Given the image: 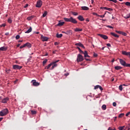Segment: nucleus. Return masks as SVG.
<instances>
[{"mask_svg": "<svg viewBox=\"0 0 130 130\" xmlns=\"http://www.w3.org/2000/svg\"><path fill=\"white\" fill-rule=\"evenodd\" d=\"M54 45H58V43H57V42H55Z\"/></svg>", "mask_w": 130, "mask_h": 130, "instance_id": "nucleus-57", "label": "nucleus"}, {"mask_svg": "<svg viewBox=\"0 0 130 130\" xmlns=\"http://www.w3.org/2000/svg\"><path fill=\"white\" fill-rule=\"evenodd\" d=\"M106 27L110 28V29H113V27L111 26V25H107Z\"/></svg>", "mask_w": 130, "mask_h": 130, "instance_id": "nucleus-43", "label": "nucleus"}, {"mask_svg": "<svg viewBox=\"0 0 130 130\" xmlns=\"http://www.w3.org/2000/svg\"><path fill=\"white\" fill-rule=\"evenodd\" d=\"M76 48H77V49H78L80 53H84V52L83 51H82V50L81 49V48H80V47H77Z\"/></svg>", "mask_w": 130, "mask_h": 130, "instance_id": "nucleus-27", "label": "nucleus"}, {"mask_svg": "<svg viewBox=\"0 0 130 130\" xmlns=\"http://www.w3.org/2000/svg\"><path fill=\"white\" fill-rule=\"evenodd\" d=\"M82 10H83L84 11H88L89 10V7H86V6H82L81 7Z\"/></svg>", "mask_w": 130, "mask_h": 130, "instance_id": "nucleus-17", "label": "nucleus"}, {"mask_svg": "<svg viewBox=\"0 0 130 130\" xmlns=\"http://www.w3.org/2000/svg\"><path fill=\"white\" fill-rule=\"evenodd\" d=\"M124 116V113H121L119 115L118 117L119 118H121V117H123Z\"/></svg>", "mask_w": 130, "mask_h": 130, "instance_id": "nucleus-29", "label": "nucleus"}, {"mask_svg": "<svg viewBox=\"0 0 130 130\" xmlns=\"http://www.w3.org/2000/svg\"><path fill=\"white\" fill-rule=\"evenodd\" d=\"M59 61V60H57L52 62V63L53 64V63H56V62H58Z\"/></svg>", "mask_w": 130, "mask_h": 130, "instance_id": "nucleus-40", "label": "nucleus"}, {"mask_svg": "<svg viewBox=\"0 0 130 130\" xmlns=\"http://www.w3.org/2000/svg\"><path fill=\"white\" fill-rule=\"evenodd\" d=\"M29 6V5L28 4H26L24 6V8L25 9H26V8H27V7Z\"/></svg>", "mask_w": 130, "mask_h": 130, "instance_id": "nucleus-52", "label": "nucleus"}, {"mask_svg": "<svg viewBox=\"0 0 130 130\" xmlns=\"http://www.w3.org/2000/svg\"><path fill=\"white\" fill-rule=\"evenodd\" d=\"M41 39H42V41H48V37H44L43 35H41Z\"/></svg>", "mask_w": 130, "mask_h": 130, "instance_id": "nucleus-9", "label": "nucleus"}, {"mask_svg": "<svg viewBox=\"0 0 130 130\" xmlns=\"http://www.w3.org/2000/svg\"><path fill=\"white\" fill-rule=\"evenodd\" d=\"M123 18H124V19H129L130 18V13L126 15L125 16H123Z\"/></svg>", "mask_w": 130, "mask_h": 130, "instance_id": "nucleus-22", "label": "nucleus"}, {"mask_svg": "<svg viewBox=\"0 0 130 130\" xmlns=\"http://www.w3.org/2000/svg\"><path fill=\"white\" fill-rule=\"evenodd\" d=\"M77 19H78V20H79V21H85V19L84 18V17H83V16L82 15H79Z\"/></svg>", "mask_w": 130, "mask_h": 130, "instance_id": "nucleus-12", "label": "nucleus"}, {"mask_svg": "<svg viewBox=\"0 0 130 130\" xmlns=\"http://www.w3.org/2000/svg\"><path fill=\"white\" fill-rule=\"evenodd\" d=\"M32 31V27H30L25 32V33L28 34V33H30V32Z\"/></svg>", "mask_w": 130, "mask_h": 130, "instance_id": "nucleus-23", "label": "nucleus"}, {"mask_svg": "<svg viewBox=\"0 0 130 130\" xmlns=\"http://www.w3.org/2000/svg\"><path fill=\"white\" fill-rule=\"evenodd\" d=\"M53 64L52 63V62L50 63L48 66L45 67V70H49V69L50 68V67H51V66H53Z\"/></svg>", "mask_w": 130, "mask_h": 130, "instance_id": "nucleus-15", "label": "nucleus"}, {"mask_svg": "<svg viewBox=\"0 0 130 130\" xmlns=\"http://www.w3.org/2000/svg\"><path fill=\"white\" fill-rule=\"evenodd\" d=\"M93 15H94V16H98V17H99V15H98L97 13H92Z\"/></svg>", "mask_w": 130, "mask_h": 130, "instance_id": "nucleus-51", "label": "nucleus"}, {"mask_svg": "<svg viewBox=\"0 0 130 130\" xmlns=\"http://www.w3.org/2000/svg\"><path fill=\"white\" fill-rule=\"evenodd\" d=\"M86 21L87 22H90V20H89L88 18H87V19H86Z\"/></svg>", "mask_w": 130, "mask_h": 130, "instance_id": "nucleus-59", "label": "nucleus"}, {"mask_svg": "<svg viewBox=\"0 0 130 130\" xmlns=\"http://www.w3.org/2000/svg\"><path fill=\"white\" fill-rule=\"evenodd\" d=\"M100 85H96L94 86V90H96V89H98L99 88Z\"/></svg>", "mask_w": 130, "mask_h": 130, "instance_id": "nucleus-46", "label": "nucleus"}, {"mask_svg": "<svg viewBox=\"0 0 130 130\" xmlns=\"http://www.w3.org/2000/svg\"><path fill=\"white\" fill-rule=\"evenodd\" d=\"M31 114H36V113H37L36 111H34V110H31Z\"/></svg>", "mask_w": 130, "mask_h": 130, "instance_id": "nucleus-36", "label": "nucleus"}, {"mask_svg": "<svg viewBox=\"0 0 130 130\" xmlns=\"http://www.w3.org/2000/svg\"><path fill=\"white\" fill-rule=\"evenodd\" d=\"M114 129H112V128H111V127H109L108 128V130H114Z\"/></svg>", "mask_w": 130, "mask_h": 130, "instance_id": "nucleus-58", "label": "nucleus"}, {"mask_svg": "<svg viewBox=\"0 0 130 130\" xmlns=\"http://www.w3.org/2000/svg\"><path fill=\"white\" fill-rule=\"evenodd\" d=\"M107 46H108L109 47H110L111 46V45L110 43H108L107 44Z\"/></svg>", "mask_w": 130, "mask_h": 130, "instance_id": "nucleus-56", "label": "nucleus"}, {"mask_svg": "<svg viewBox=\"0 0 130 130\" xmlns=\"http://www.w3.org/2000/svg\"><path fill=\"white\" fill-rule=\"evenodd\" d=\"M32 82L33 86H37L40 85V83L39 82H36V80H34L31 81Z\"/></svg>", "mask_w": 130, "mask_h": 130, "instance_id": "nucleus-10", "label": "nucleus"}, {"mask_svg": "<svg viewBox=\"0 0 130 130\" xmlns=\"http://www.w3.org/2000/svg\"><path fill=\"white\" fill-rule=\"evenodd\" d=\"M72 14L74 16H78V13L77 12H72Z\"/></svg>", "mask_w": 130, "mask_h": 130, "instance_id": "nucleus-42", "label": "nucleus"}, {"mask_svg": "<svg viewBox=\"0 0 130 130\" xmlns=\"http://www.w3.org/2000/svg\"><path fill=\"white\" fill-rule=\"evenodd\" d=\"M104 10H107V11H113V9L111 8H107V7H105Z\"/></svg>", "mask_w": 130, "mask_h": 130, "instance_id": "nucleus-31", "label": "nucleus"}, {"mask_svg": "<svg viewBox=\"0 0 130 130\" xmlns=\"http://www.w3.org/2000/svg\"><path fill=\"white\" fill-rule=\"evenodd\" d=\"M102 109H103V110H106V106L105 105H103L102 106Z\"/></svg>", "mask_w": 130, "mask_h": 130, "instance_id": "nucleus-30", "label": "nucleus"}, {"mask_svg": "<svg viewBox=\"0 0 130 130\" xmlns=\"http://www.w3.org/2000/svg\"><path fill=\"white\" fill-rule=\"evenodd\" d=\"M75 31L76 32H81V31H83V29L76 28L75 29Z\"/></svg>", "mask_w": 130, "mask_h": 130, "instance_id": "nucleus-21", "label": "nucleus"}, {"mask_svg": "<svg viewBox=\"0 0 130 130\" xmlns=\"http://www.w3.org/2000/svg\"><path fill=\"white\" fill-rule=\"evenodd\" d=\"M121 35H123V36H126V35H127V34H126V33H125L123 31H122L121 32Z\"/></svg>", "mask_w": 130, "mask_h": 130, "instance_id": "nucleus-34", "label": "nucleus"}, {"mask_svg": "<svg viewBox=\"0 0 130 130\" xmlns=\"http://www.w3.org/2000/svg\"><path fill=\"white\" fill-rule=\"evenodd\" d=\"M47 15V11H45L42 15V17H43V18H44V17H46Z\"/></svg>", "mask_w": 130, "mask_h": 130, "instance_id": "nucleus-28", "label": "nucleus"}, {"mask_svg": "<svg viewBox=\"0 0 130 130\" xmlns=\"http://www.w3.org/2000/svg\"><path fill=\"white\" fill-rule=\"evenodd\" d=\"M125 67H127L130 68V64L126 63V65L125 66Z\"/></svg>", "mask_w": 130, "mask_h": 130, "instance_id": "nucleus-49", "label": "nucleus"}, {"mask_svg": "<svg viewBox=\"0 0 130 130\" xmlns=\"http://www.w3.org/2000/svg\"><path fill=\"white\" fill-rule=\"evenodd\" d=\"M64 25V22H60V20L59 21V23L56 25V26H63Z\"/></svg>", "mask_w": 130, "mask_h": 130, "instance_id": "nucleus-16", "label": "nucleus"}, {"mask_svg": "<svg viewBox=\"0 0 130 130\" xmlns=\"http://www.w3.org/2000/svg\"><path fill=\"white\" fill-rule=\"evenodd\" d=\"M85 59L86 60V61H91V59L85 58Z\"/></svg>", "mask_w": 130, "mask_h": 130, "instance_id": "nucleus-50", "label": "nucleus"}, {"mask_svg": "<svg viewBox=\"0 0 130 130\" xmlns=\"http://www.w3.org/2000/svg\"><path fill=\"white\" fill-rule=\"evenodd\" d=\"M105 15H106V13H105L104 15H99V17H100L101 18H104V17H105Z\"/></svg>", "mask_w": 130, "mask_h": 130, "instance_id": "nucleus-41", "label": "nucleus"}, {"mask_svg": "<svg viewBox=\"0 0 130 130\" xmlns=\"http://www.w3.org/2000/svg\"><path fill=\"white\" fill-rule=\"evenodd\" d=\"M1 27H6V24L3 23V24H1Z\"/></svg>", "mask_w": 130, "mask_h": 130, "instance_id": "nucleus-55", "label": "nucleus"}, {"mask_svg": "<svg viewBox=\"0 0 130 130\" xmlns=\"http://www.w3.org/2000/svg\"><path fill=\"white\" fill-rule=\"evenodd\" d=\"M56 36L57 38H61V37H62V34H57Z\"/></svg>", "mask_w": 130, "mask_h": 130, "instance_id": "nucleus-25", "label": "nucleus"}, {"mask_svg": "<svg viewBox=\"0 0 130 130\" xmlns=\"http://www.w3.org/2000/svg\"><path fill=\"white\" fill-rule=\"evenodd\" d=\"M7 49H8V48L6 47H2L0 48V50H1L2 51H6V50H7Z\"/></svg>", "mask_w": 130, "mask_h": 130, "instance_id": "nucleus-19", "label": "nucleus"}, {"mask_svg": "<svg viewBox=\"0 0 130 130\" xmlns=\"http://www.w3.org/2000/svg\"><path fill=\"white\" fill-rule=\"evenodd\" d=\"M5 35H6V36H8V35H9V32L5 33Z\"/></svg>", "mask_w": 130, "mask_h": 130, "instance_id": "nucleus-61", "label": "nucleus"}, {"mask_svg": "<svg viewBox=\"0 0 130 130\" xmlns=\"http://www.w3.org/2000/svg\"><path fill=\"white\" fill-rule=\"evenodd\" d=\"M34 18V16H30L27 18V20H28V21H31V20H32V19H33Z\"/></svg>", "mask_w": 130, "mask_h": 130, "instance_id": "nucleus-24", "label": "nucleus"}, {"mask_svg": "<svg viewBox=\"0 0 130 130\" xmlns=\"http://www.w3.org/2000/svg\"><path fill=\"white\" fill-rule=\"evenodd\" d=\"M107 1H109L110 2H113V3H115V4H116V3H117V0H107Z\"/></svg>", "mask_w": 130, "mask_h": 130, "instance_id": "nucleus-39", "label": "nucleus"}, {"mask_svg": "<svg viewBox=\"0 0 130 130\" xmlns=\"http://www.w3.org/2000/svg\"><path fill=\"white\" fill-rule=\"evenodd\" d=\"M48 60L47 59H45L43 61V66H45V63H46V62H47Z\"/></svg>", "mask_w": 130, "mask_h": 130, "instance_id": "nucleus-32", "label": "nucleus"}, {"mask_svg": "<svg viewBox=\"0 0 130 130\" xmlns=\"http://www.w3.org/2000/svg\"><path fill=\"white\" fill-rule=\"evenodd\" d=\"M3 119H4V118H3V117L0 118V121H2V120H3Z\"/></svg>", "mask_w": 130, "mask_h": 130, "instance_id": "nucleus-60", "label": "nucleus"}, {"mask_svg": "<svg viewBox=\"0 0 130 130\" xmlns=\"http://www.w3.org/2000/svg\"><path fill=\"white\" fill-rule=\"evenodd\" d=\"M75 46H79L80 47H82V48H85V47L84 46V45L81 43H78L75 44Z\"/></svg>", "mask_w": 130, "mask_h": 130, "instance_id": "nucleus-11", "label": "nucleus"}, {"mask_svg": "<svg viewBox=\"0 0 130 130\" xmlns=\"http://www.w3.org/2000/svg\"><path fill=\"white\" fill-rule=\"evenodd\" d=\"M111 35H112V36H114V37H115L116 38H118V37H119L118 35L115 34L114 32H111Z\"/></svg>", "mask_w": 130, "mask_h": 130, "instance_id": "nucleus-18", "label": "nucleus"}, {"mask_svg": "<svg viewBox=\"0 0 130 130\" xmlns=\"http://www.w3.org/2000/svg\"><path fill=\"white\" fill-rule=\"evenodd\" d=\"M42 6V1H41V0L38 1L36 5V7L41 8Z\"/></svg>", "mask_w": 130, "mask_h": 130, "instance_id": "nucleus-6", "label": "nucleus"}, {"mask_svg": "<svg viewBox=\"0 0 130 130\" xmlns=\"http://www.w3.org/2000/svg\"><path fill=\"white\" fill-rule=\"evenodd\" d=\"M115 70H116L117 71H119V70H121L122 69V67L120 66H116L115 67Z\"/></svg>", "mask_w": 130, "mask_h": 130, "instance_id": "nucleus-20", "label": "nucleus"}, {"mask_svg": "<svg viewBox=\"0 0 130 130\" xmlns=\"http://www.w3.org/2000/svg\"><path fill=\"white\" fill-rule=\"evenodd\" d=\"M31 46H32L31 45V44H30L29 43H26L23 46H20V49H22V48H24V47H26L30 48V47H31Z\"/></svg>", "mask_w": 130, "mask_h": 130, "instance_id": "nucleus-4", "label": "nucleus"}, {"mask_svg": "<svg viewBox=\"0 0 130 130\" xmlns=\"http://www.w3.org/2000/svg\"><path fill=\"white\" fill-rule=\"evenodd\" d=\"M83 54L84 55V57H90V56L88 55V52L87 51H84L83 52Z\"/></svg>", "mask_w": 130, "mask_h": 130, "instance_id": "nucleus-14", "label": "nucleus"}, {"mask_svg": "<svg viewBox=\"0 0 130 130\" xmlns=\"http://www.w3.org/2000/svg\"><path fill=\"white\" fill-rule=\"evenodd\" d=\"M91 4H94V0H91Z\"/></svg>", "mask_w": 130, "mask_h": 130, "instance_id": "nucleus-63", "label": "nucleus"}, {"mask_svg": "<svg viewBox=\"0 0 130 130\" xmlns=\"http://www.w3.org/2000/svg\"><path fill=\"white\" fill-rule=\"evenodd\" d=\"M119 90H120V91H122V85H120L119 86Z\"/></svg>", "mask_w": 130, "mask_h": 130, "instance_id": "nucleus-35", "label": "nucleus"}, {"mask_svg": "<svg viewBox=\"0 0 130 130\" xmlns=\"http://www.w3.org/2000/svg\"><path fill=\"white\" fill-rule=\"evenodd\" d=\"M20 45H21V44H20L17 45V47H19Z\"/></svg>", "mask_w": 130, "mask_h": 130, "instance_id": "nucleus-62", "label": "nucleus"}, {"mask_svg": "<svg viewBox=\"0 0 130 130\" xmlns=\"http://www.w3.org/2000/svg\"><path fill=\"white\" fill-rule=\"evenodd\" d=\"M63 20L65 22H70L72 23V24H77L78 21H77L75 18H73V17H70L69 18H64Z\"/></svg>", "mask_w": 130, "mask_h": 130, "instance_id": "nucleus-1", "label": "nucleus"}, {"mask_svg": "<svg viewBox=\"0 0 130 130\" xmlns=\"http://www.w3.org/2000/svg\"><path fill=\"white\" fill-rule=\"evenodd\" d=\"M9 113V110L8 109H4L0 111V116H5Z\"/></svg>", "mask_w": 130, "mask_h": 130, "instance_id": "nucleus-2", "label": "nucleus"}, {"mask_svg": "<svg viewBox=\"0 0 130 130\" xmlns=\"http://www.w3.org/2000/svg\"><path fill=\"white\" fill-rule=\"evenodd\" d=\"M16 40L19 39H20V35H17L15 37Z\"/></svg>", "mask_w": 130, "mask_h": 130, "instance_id": "nucleus-44", "label": "nucleus"}, {"mask_svg": "<svg viewBox=\"0 0 130 130\" xmlns=\"http://www.w3.org/2000/svg\"><path fill=\"white\" fill-rule=\"evenodd\" d=\"M113 106H114L115 107V106H116V103L113 102Z\"/></svg>", "mask_w": 130, "mask_h": 130, "instance_id": "nucleus-53", "label": "nucleus"}, {"mask_svg": "<svg viewBox=\"0 0 130 130\" xmlns=\"http://www.w3.org/2000/svg\"><path fill=\"white\" fill-rule=\"evenodd\" d=\"M56 67H57V64L53 63L52 67L51 68V70H53V69H54V68H56Z\"/></svg>", "mask_w": 130, "mask_h": 130, "instance_id": "nucleus-26", "label": "nucleus"}, {"mask_svg": "<svg viewBox=\"0 0 130 130\" xmlns=\"http://www.w3.org/2000/svg\"><path fill=\"white\" fill-rule=\"evenodd\" d=\"M98 36L101 37V38H103V39H105V40H106V39H108V37L106 35H102V34H98Z\"/></svg>", "mask_w": 130, "mask_h": 130, "instance_id": "nucleus-8", "label": "nucleus"}, {"mask_svg": "<svg viewBox=\"0 0 130 130\" xmlns=\"http://www.w3.org/2000/svg\"><path fill=\"white\" fill-rule=\"evenodd\" d=\"M22 68H23V67L20 66L17 64H14L13 66V70H21V69H22Z\"/></svg>", "mask_w": 130, "mask_h": 130, "instance_id": "nucleus-5", "label": "nucleus"}, {"mask_svg": "<svg viewBox=\"0 0 130 130\" xmlns=\"http://www.w3.org/2000/svg\"><path fill=\"white\" fill-rule=\"evenodd\" d=\"M120 63L123 66V67H125L126 64V62H125L124 60H123V59H119Z\"/></svg>", "mask_w": 130, "mask_h": 130, "instance_id": "nucleus-7", "label": "nucleus"}, {"mask_svg": "<svg viewBox=\"0 0 130 130\" xmlns=\"http://www.w3.org/2000/svg\"><path fill=\"white\" fill-rule=\"evenodd\" d=\"M93 56L94 57H97V56H98V54H97L96 53H94L93 54Z\"/></svg>", "mask_w": 130, "mask_h": 130, "instance_id": "nucleus-48", "label": "nucleus"}, {"mask_svg": "<svg viewBox=\"0 0 130 130\" xmlns=\"http://www.w3.org/2000/svg\"><path fill=\"white\" fill-rule=\"evenodd\" d=\"M9 101V98H6L2 100V103H7Z\"/></svg>", "mask_w": 130, "mask_h": 130, "instance_id": "nucleus-13", "label": "nucleus"}, {"mask_svg": "<svg viewBox=\"0 0 130 130\" xmlns=\"http://www.w3.org/2000/svg\"><path fill=\"white\" fill-rule=\"evenodd\" d=\"M104 8H105V7H101L100 9H101V10H103V9H104Z\"/></svg>", "mask_w": 130, "mask_h": 130, "instance_id": "nucleus-64", "label": "nucleus"}, {"mask_svg": "<svg viewBox=\"0 0 130 130\" xmlns=\"http://www.w3.org/2000/svg\"><path fill=\"white\" fill-rule=\"evenodd\" d=\"M83 60H84V58L83 57V56L80 54H79L77 58V61H78V62L83 61Z\"/></svg>", "mask_w": 130, "mask_h": 130, "instance_id": "nucleus-3", "label": "nucleus"}, {"mask_svg": "<svg viewBox=\"0 0 130 130\" xmlns=\"http://www.w3.org/2000/svg\"><path fill=\"white\" fill-rule=\"evenodd\" d=\"M116 33H118V34H120L121 35V31H118V30H116Z\"/></svg>", "mask_w": 130, "mask_h": 130, "instance_id": "nucleus-45", "label": "nucleus"}, {"mask_svg": "<svg viewBox=\"0 0 130 130\" xmlns=\"http://www.w3.org/2000/svg\"><path fill=\"white\" fill-rule=\"evenodd\" d=\"M125 115L126 116H128L129 115H130V112L127 113Z\"/></svg>", "mask_w": 130, "mask_h": 130, "instance_id": "nucleus-54", "label": "nucleus"}, {"mask_svg": "<svg viewBox=\"0 0 130 130\" xmlns=\"http://www.w3.org/2000/svg\"><path fill=\"white\" fill-rule=\"evenodd\" d=\"M10 72H11V70H10V69L6 70V72L7 73V74H9Z\"/></svg>", "mask_w": 130, "mask_h": 130, "instance_id": "nucleus-38", "label": "nucleus"}, {"mask_svg": "<svg viewBox=\"0 0 130 130\" xmlns=\"http://www.w3.org/2000/svg\"><path fill=\"white\" fill-rule=\"evenodd\" d=\"M99 88L101 90V91H103V88H102L101 86L100 85V86H99Z\"/></svg>", "mask_w": 130, "mask_h": 130, "instance_id": "nucleus-47", "label": "nucleus"}, {"mask_svg": "<svg viewBox=\"0 0 130 130\" xmlns=\"http://www.w3.org/2000/svg\"><path fill=\"white\" fill-rule=\"evenodd\" d=\"M8 23H9L10 24H11V23L13 22V20H12V19H11V18H9L8 19Z\"/></svg>", "mask_w": 130, "mask_h": 130, "instance_id": "nucleus-33", "label": "nucleus"}, {"mask_svg": "<svg viewBox=\"0 0 130 130\" xmlns=\"http://www.w3.org/2000/svg\"><path fill=\"white\" fill-rule=\"evenodd\" d=\"M125 4L126 6H127L128 7H130V2H126Z\"/></svg>", "mask_w": 130, "mask_h": 130, "instance_id": "nucleus-37", "label": "nucleus"}]
</instances>
